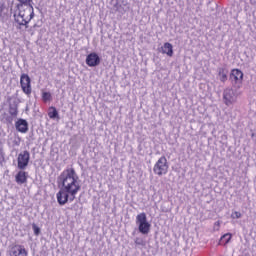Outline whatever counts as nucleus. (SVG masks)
<instances>
[{"label":"nucleus","mask_w":256,"mask_h":256,"mask_svg":"<svg viewBox=\"0 0 256 256\" xmlns=\"http://www.w3.org/2000/svg\"><path fill=\"white\" fill-rule=\"evenodd\" d=\"M58 185L60 190L56 194V199L59 205L73 203L81 191V180H79V174L75 168L64 169L58 176Z\"/></svg>","instance_id":"1"},{"label":"nucleus","mask_w":256,"mask_h":256,"mask_svg":"<svg viewBox=\"0 0 256 256\" xmlns=\"http://www.w3.org/2000/svg\"><path fill=\"white\" fill-rule=\"evenodd\" d=\"M18 13L14 14V21L17 23V29L21 31L23 27L25 29H29V23L31 22V19L35 17V12L33 10V6H22L17 5Z\"/></svg>","instance_id":"2"},{"label":"nucleus","mask_w":256,"mask_h":256,"mask_svg":"<svg viewBox=\"0 0 256 256\" xmlns=\"http://www.w3.org/2000/svg\"><path fill=\"white\" fill-rule=\"evenodd\" d=\"M153 172L158 177H162V175H167L169 173V164L167 163V158L165 156H161L157 162L154 164Z\"/></svg>","instance_id":"3"},{"label":"nucleus","mask_w":256,"mask_h":256,"mask_svg":"<svg viewBox=\"0 0 256 256\" xmlns=\"http://www.w3.org/2000/svg\"><path fill=\"white\" fill-rule=\"evenodd\" d=\"M136 223L138 225V230L142 235H149V231H151V224L147 221V214L144 212L138 214L136 216Z\"/></svg>","instance_id":"4"},{"label":"nucleus","mask_w":256,"mask_h":256,"mask_svg":"<svg viewBox=\"0 0 256 256\" xmlns=\"http://www.w3.org/2000/svg\"><path fill=\"white\" fill-rule=\"evenodd\" d=\"M243 71L240 69L234 68L230 72V81L234 87H241L243 85Z\"/></svg>","instance_id":"5"},{"label":"nucleus","mask_w":256,"mask_h":256,"mask_svg":"<svg viewBox=\"0 0 256 256\" xmlns=\"http://www.w3.org/2000/svg\"><path fill=\"white\" fill-rule=\"evenodd\" d=\"M20 85L23 93L25 95H31L32 93V88H31V78L29 77L28 74H22L20 76Z\"/></svg>","instance_id":"6"},{"label":"nucleus","mask_w":256,"mask_h":256,"mask_svg":"<svg viewBox=\"0 0 256 256\" xmlns=\"http://www.w3.org/2000/svg\"><path fill=\"white\" fill-rule=\"evenodd\" d=\"M30 159H31V154L29 153V151L25 150V151L21 152L17 158L18 169H21V170L27 169Z\"/></svg>","instance_id":"7"},{"label":"nucleus","mask_w":256,"mask_h":256,"mask_svg":"<svg viewBox=\"0 0 256 256\" xmlns=\"http://www.w3.org/2000/svg\"><path fill=\"white\" fill-rule=\"evenodd\" d=\"M10 256H29V252H27V249H25V246L23 245H14L11 247L9 251Z\"/></svg>","instance_id":"8"},{"label":"nucleus","mask_w":256,"mask_h":256,"mask_svg":"<svg viewBox=\"0 0 256 256\" xmlns=\"http://www.w3.org/2000/svg\"><path fill=\"white\" fill-rule=\"evenodd\" d=\"M100 63H101V58L95 52L90 53L86 57V65H88V67H97V65H100Z\"/></svg>","instance_id":"9"},{"label":"nucleus","mask_w":256,"mask_h":256,"mask_svg":"<svg viewBox=\"0 0 256 256\" xmlns=\"http://www.w3.org/2000/svg\"><path fill=\"white\" fill-rule=\"evenodd\" d=\"M223 99L225 105L229 107V105H233L237 101L235 98V92H233V89H226L224 90Z\"/></svg>","instance_id":"10"},{"label":"nucleus","mask_w":256,"mask_h":256,"mask_svg":"<svg viewBox=\"0 0 256 256\" xmlns=\"http://www.w3.org/2000/svg\"><path fill=\"white\" fill-rule=\"evenodd\" d=\"M15 127L19 133H27L29 131V123L25 119H18Z\"/></svg>","instance_id":"11"},{"label":"nucleus","mask_w":256,"mask_h":256,"mask_svg":"<svg viewBox=\"0 0 256 256\" xmlns=\"http://www.w3.org/2000/svg\"><path fill=\"white\" fill-rule=\"evenodd\" d=\"M29 175L27 172L20 170L16 175H15V181L17 185H24V183H27Z\"/></svg>","instance_id":"12"},{"label":"nucleus","mask_w":256,"mask_h":256,"mask_svg":"<svg viewBox=\"0 0 256 256\" xmlns=\"http://www.w3.org/2000/svg\"><path fill=\"white\" fill-rule=\"evenodd\" d=\"M161 53L163 55H167L168 57L173 56V44L166 42L164 45L161 47Z\"/></svg>","instance_id":"13"},{"label":"nucleus","mask_w":256,"mask_h":256,"mask_svg":"<svg viewBox=\"0 0 256 256\" xmlns=\"http://www.w3.org/2000/svg\"><path fill=\"white\" fill-rule=\"evenodd\" d=\"M231 239H233V234L232 233H226L221 236L219 245H227Z\"/></svg>","instance_id":"14"},{"label":"nucleus","mask_w":256,"mask_h":256,"mask_svg":"<svg viewBox=\"0 0 256 256\" xmlns=\"http://www.w3.org/2000/svg\"><path fill=\"white\" fill-rule=\"evenodd\" d=\"M48 117L49 119H59V112L57 111V108L51 106L48 110Z\"/></svg>","instance_id":"15"},{"label":"nucleus","mask_w":256,"mask_h":256,"mask_svg":"<svg viewBox=\"0 0 256 256\" xmlns=\"http://www.w3.org/2000/svg\"><path fill=\"white\" fill-rule=\"evenodd\" d=\"M218 76L222 83H225V81H227V71L225 70V68L219 69Z\"/></svg>","instance_id":"16"},{"label":"nucleus","mask_w":256,"mask_h":256,"mask_svg":"<svg viewBox=\"0 0 256 256\" xmlns=\"http://www.w3.org/2000/svg\"><path fill=\"white\" fill-rule=\"evenodd\" d=\"M51 99H53V97L51 96L50 92L42 93V101H44V103H47V101H51Z\"/></svg>","instance_id":"17"},{"label":"nucleus","mask_w":256,"mask_h":256,"mask_svg":"<svg viewBox=\"0 0 256 256\" xmlns=\"http://www.w3.org/2000/svg\"><path fill=\"white\" fill-rule=\"evenodd\" d=\"M19 4L17 5H21L23 7V5L25 7H29V5H31V3L33 2V0H18Z\"/></svg>","instance_id":"18"},{"label":"nucleus","mask_w":256,"mask_h":256,"mask_svg":"<svg viewBox=\"0 0 256 256\" xmlns=\"http://www.w3.org/2000/svg\"><path fill=\"white\" fill-rule=\"evenodd\" d=\"M9 113L11 117H17V115H19V111L17 110V107L10 108Z\"/></svg>","instance_id":"19"},{"label":"nucleus","mask_w":256,"mask_h":256,"mask_svg":"<svg viewBox=\"0 0 256 256\" xmlns=\"http://www.w3.org/2000/svg\"><path fill=\"white\" fill-rule=\"evenodd\" d=\"M241 217H242V214L241 212H238V211H235L231 214L232 219H241Z\"/></svg>","instance_id":"20"},{"label":"nucleus","mask_w":256,"mask_h":256,"mask_svg":"<svg viewBox=\"0 0 256 256\" xmlns=\"http://www.w3.org/2000/svg\"><path fill=\"white\" fill-rule=\"evenodd\" d=\"M32 227L35 235H39L41 233V229L36 224H33Z\"/></svg>","instance_id":"21"},{"label":"nucleus","mask_w":256,"mask_h":256,"mask_svg":"<svg viewBox=\"0 0 256 256\" xmlns=\"http://www.w3.org/2000/svg\"><path fill=\"white\" fill-rule=\"evenodd\" d=\"M135 244L136 245H145V242L141 238H136L135 239Z\"/></svg>","instance_id":"22"},{"label":"nucleus","mask_w":256,"mask_h":256,"mask_svg":"<svg viewBox=\"0 0 256 256\" xmlns=\"http://www.w3.org/2000/svg\"><path fill=\"white\" fill-rule=\"evenodd\" d=\"M214 225H215V227H218V229H219V227H221V221H216L214 223Z\"/></svg>","instance_id":"23"}]
</instances>
